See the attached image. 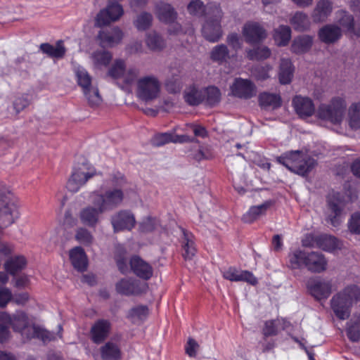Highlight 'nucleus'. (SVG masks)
Returning <instances> with one entry per match:
<instances>
[{
	"instance_id": "nucleus-56",
	"label": "nucleus",
	"mask_w": 360,
	"mask_h": 360,
	"mask_svg": "<svg viewBox=\"0 0 360 360\" xmlns=\"http://www.w3.org/2000/svg\"><path fill=\"white\" fill-rule=\"evenodd\" d=\"M347 333L348 338L353 342L360 339V316L350 321Z\"/></svg>"
},
{
	"instance_id": "nucleus-34",
	"label": "nucleus",
	"mask_w": 360,
	"mask_h": 360,
	"mask_svg": "<svg viewBox=\"0 0 360 360\" xmlns=\"http://www.w3.org/2000/svg\"><path fill=\"white\" fill-rule=\"evenodd\" d=\"M103 360H120L122 352L119 345L113 341H108L101 349Z\"/></svg>"
},
{
	"instance_id": "nucleus-29",
	"label": "nucleus",
	"mask_w": 360,
	"mask_h": 360,
	"mask_svg": "<svg viewBox=\"0 0 360 360\" xmlns=\"http://www.w3.org/2000/svg\"><path fill=\"white\" fill-rule=\"evenodd\" d=\"M313 37L307 34L295 37L291 44L290 50L296 54H302L309 51L313 44Z\"/></svg>"
},
{
	"instance_id": "nucleus-4",
	"label": "nucleus",
	"mask_w": 360,
	"mask_h": 360,
	"mask_svg": "<svg viewBox=\"0 0 360 360\" xmlns=\"http://www.w3.org/2000/svg\"><path fill=\"white\" fill-rule=\"evenodd\" d=\"M278 162L290 171L302 176L307 174L316 165L314 159L300 150L283 154Z\"/></svg>"
},
{
	"instance_id": "nucleus-26",
	"label": "nucleus",
	"mask_w": 360,
	"mask_h": 360,
	"mask_svg": "<svg viewBox=\"0 0 360 360\" xmlns=\"http://www.w3.org/2000/svg\"><path fill=\"white\" fill-rule=\"evenodd\" d=\"M335 22L342 30V33L353 34L355 32V22L353 15L345 10H340L335 13Z\"/></svg>"
},
{
	"instance_id": "nucleus-16",
	"label": "nucleus",
	"mask_w": 360,
	"mask_h": 360,
	"mask_svg": "<svg viewBox=\"0 0 360 360\" xmlns=\"http://www.w3.org/2000/svg\"><path fill=\"white\" fill-rule=\"evenodd\" d=\"M307 285L310 294L316 300L326 299L332 292L331 282L320 278L309 279Z\"/></svg>"
},
{
	"instance_id": "nucleus-52",
	"label": "nucleus",
	"mask_w": 360,
	"mask_h": 360,
	"mask_svg": "<svg viewBox=\"0 0 360 360\" xmlns=\"http://www.w3.org/2000/svg\"><path fill=\"white\" fill-rule=\"evenodd\" d=\"M188 13L195 17H202L207 15L206 6L202 0H191L187 5Z\"/></svg>"
},
{
	"instance_id": "nucleus-21",
	"label": "nucleus",
	"mask_w": 360,
	"mask_h": 360,
	"mask_svg": "<svg viewBox=\"0 0 360 360\" xmlns=\"http://www.w3.org/2000/svg\"><path fill=\"white\" fill-rule=\"evenodd\" d=\"M132 272L140 278L148 280L153 276V268L150 264L139 256H133L129 260Z\"/></svg>"
},
{
	"instance_id": "nucleus-45",
	"label": "nucleus",
	"mask_w": 360,
	"mask_h": 360,
	"mask_svg": "<svg viewBox=\"0 0 360 360\" xmlns=\"http://www.w3.org/2000/svg\"><path fill=\"white\" fill-rule=\"evenodd\" d=\"M348 123L352 129L360 128V102L353 103L349 107Z\"/></svg>"
},
{
	"instance_id": "nucleus-11",
	"label": "nucleus",
	"mask_w": 360,
	"mask_h": 360,
	"mask_svg": "<svg viewBox=\"0 0 360 360\" xmlns=\"http://www.w3.org/2000/svg\"><path fill=\"white\" fill-rule=\"evenodd\" d=\"M124 14V9L121 4L112 2L105 8L101 9L95 19L96 27H103L118 21Z\"/></svg>"
},
{
	"instance_id": "nucleus-23",
	"label": "nucleus",
	"mask_w": 360,
	"mask_h": 360,
	"mask_svg": "<svg viewBox=\"0 0 360 360\" xmlns=\"http://www.w3.org/2000/svg\"><path fill=\"white\" fill-rule=\"evenodd\" d=\"M123 36L122 30L118 27H115L110 30L100 31L98 38L102 46L112 47L122 41Z\"/></svg>"
},
{
	"instance_id": "nucleus-47",
	"label": "nucleus",
	"mask_w": 360,
	"mask_h": 360,
	"mask_svg": "<svg viewBox=\"0 0 360 360\" xmlns=\"http://www.w3.org/2000/svg\"><path fill=\"white\" fill-rule=\"evenodd\" d=\"M307 252L300 250H296L289 254V266L291 269H297L301 268L302 266H306V262L307 258Z\"/></svg>"
},
{
	"instance_id": "nucleus-38",
	"label": "nucleus",
	"mask_w": 360,
	"mask_h": 360,
	"mask_svg": "<svg viewBox=\"0 0 360 360\" xmlns=\"http://www.w3.org/2000/svg\"><path fill=\"white\" fill-rule=\"evenodd\" d=\"M316 248L332 252L340 248V242L333 236L328 235L319 236L315 238Z\"/></svg>"
},
{
	"instance_id": "nucleus-62",
	"label": "nucleus",
	"mask_w": 360,
	"mask_h": 360,
	"mask_svg": "<svg viewBox=\"0 0 360 360\" xmlns=\"http://www.w3.org/2000/svg\"><path fill=\"white\" fill-rule=\"evenodd\" d=\"M199 348V345L193 338H188V342L185 346L186 353L190 357H195L197 352Z\"/></svg>"
},
{
	"instance_id": "nucleus-49",
	"label": "nucleus",
	"mask_w": 360,
	"mask_h": 360,
	"mask_svg": "<svg viewBox=\"0 0 360 360\" xmlns=\"http://www.w3.org/2000/svg\"><path fill=\"white\" fill-rule=\"evenodd\" d=\"M149 314V309L147 306L139 305L133 307L129 311L128 317L134 323H139L145 320Z\"/></svg>"
},
{
	"instance_id": "nucleus-5",
	"label": "nucleus",
	"mask_w": 360,
	"mask_h": 360,
	"mask_svg": "<svg viewBox=\"0 0 360 360\" xmlns=\"http://www.w3.org/2000/svg\"><path fill=\"white\" fill-rule=\"evenodd\" d=\"M74 72L77 82L82 88L89 105L91 107L98 106L102 103V98L97 85L93 83L91 76L84 68L80 65L75 66Z\"/></svg>"
},
{
	"instance_id": "nucleus-53",
	"label": "nucleus",
	"mask_w": 360,
	"mask_h": 360,
	"mask_svg": "<svg viewBox=\"0 0 360 360\" xmlns=\"http://www.w3.org/2000/svg\"><path fill=\"white\" fill-rule=\"evenodd\" d=\"M126 250L124 249L122 246L119 245L117 247L115 256V261L119 270L122 274H126L129 270L127 259L124 256Z\"/></svg>"
},
{
	"instance_id": "nucleus-37",
	"label": "nucleus",
	"mask_w": 360,
	"mask_h": 360,
	"mask_svg": "<svg viewBox=\"0 0 360 360\" xmlns=\"http://www.w3.org/2000/svg\"><path fill=\"white\" fill-rule=\"evenodd\" d=\"M271 206V201H266L264 203L252 206L249 210L243 215V220L247 223H251L262 216L266 214L267 210Z\"/></svg>"
},
{
	"instance_id": "nucleus-6",
	"label": "nucleus",
	"mask_w": 360,
	"mask_h": 360,
	"mask_svg": "<svg viewBox=\"0 0 360 360\" xmlns=\"http://www.w3.org/2000/svg\"><path fill=\"white\" fill-rule=\"evenodd\" d=\"M360 296L357 286H349L335 295L331 300V307L335 315L342 320L349 317V307Z\"/></svg>"
},
{
	"instance_id": "nucleus-19",
	"label": "nucleus",
	"mask_w": 360,
	"mask_h": 360,
	"mask_svg": "<svg viewBox=\"0 0 360 360\" xmlns=\"http://www.w3.org/2000/svg\"><path fill=\"white\" fill-rule=\"evenodd\" d=\"M112 324L106 319H99L91 326L90 334L92 341L96 344L103 342L110 335Z\"/></svg>"
},
{
	"instance_id": "nucleus-13",
	"label": "nucleus",
	"mask_w": 360,
	"mask_h": 360,
	"mask_svg": "<svg viewBox=\"0 0 360 360\" xmlns=\"http://www.w3.org/2000/svg\"><path fill=\"white\" fill-rule=\"evenodd\" d=\"M242 34L248 44H259L267 37V31L259 22L250 21L246 22L242 29Z\"/></svg>"
},
{
	"instance_id": "nucleus-43",
	"label": "nucleus",
	"mask_w": 360,
	"mask_h": 360,
	"mask_svg": "<svg viewBox=\"0 0 360 360\" xmlns=\"http://www.w3.org/2000/svg\"><path fill=\"white\" fill-rule=\"evenodd\" d=\"M146 44L147 47L153 51H160L166 46L163 38L155 32H151L147 34Z\"/></svg>"
},
{
	"instance_id": "nucleus-30",
	"label": "nucleus",
	"mask_w": 360,
	"mask_h": 360,
	"mask_svg": "<svg viewBox=\"0 0 360 360\" xmlns=\"http://www.w3.org/2000/svg\"><path fill=\"white\" fill-rule=\"evenodd\" d=\"M70 259L73 266L78 271H84L88 264V259L84 249L79 246L70 251Z\"/></svg>"
},
{
	"instance_id": "nucleus-2",
	"label": "nucleus",
	"mask_w": 360,
	"mask_h": 360,
	"mask_svg": "<svg viewBox=\"0 0 360 360\" xmlns=\"http://www.w3.org/2000/svg\"><path fill=\"white\" fill-rule=\"evenodd\" d=\"M15 331L20 333L23 338L30 340L38 338L44 342H50L56 339V335L41 326L29 325L27 316L23 311H17L11 316V321L9 322Z\"/></svg>"
},
{
	"instance_id": "nucleus-41",
	"label": "nucleus",
	"mask_w": 360,
	"mask_h": 360,
	"mask_svg": "<svg viewBox=\"0 0 360 360\" xmlns=\"http://www.w3.org/2000/svg\"><path fill=\"white\" fill-rule=\"evenodd\" d=\"M246 56L250 60H264L271 55V49L266 46H259L245 50Z\"/></svg>"
},
{
	"instance_id": "nucleus-1",
	"label": "nucleus",
	"mask_w": 360,
	"mask_h": 360,
	"mask_svg": "<svg viewBox=\"0 0 360 360\" xmlns=\"http://www.w3.org/2000/svg\"><path fill=\"white\" fill-rule=\"evenodd\" d=\"M111 181L118 187L110 188L104 193L94 191L90 194L91 204L100 205L105 212L114 210L120 205L124 200V193L119 187L125 183L124 176L121 173L117 172L112 175Z\"/></svg>"
},
{
	"instance_id": "nucleus-63",
	"label": "nucleus",
	"mask_w": 360,
	"mask_h": 360,
	"mask_svg": "<svg viewBox=\"0 0 360 360\" xmlns=\"http://www.w3.org/2000/svg\"><path fill=\"white\" fill-rule=\"evenodd\" d=\"M191 155L197 161L210 159L212 156L209 149L203 147H199L197 151L191 154Z\"/></svg>"
},
{
	"instance_id": "nucleus-28",
	"label": "nucleus",
	"mask_w": 360,
	"mask_h": 360,
	"mask_svg": "<svg viewBox=\"0 0 360 360\" xmlns=\"http://www.w3.org/2000/svg\"><path fill=\"white\" fill-rule=\"evenodd\" d=\"M295 66L289 58H281L278 69V80L281 84H290L294 77Z\"/></svg>"
},
{
	"instance_id": "nucleus-58",
	"label": "nucleus",
	"mask_w": 360,
	"mask_h": 360,
	"mask_svg": "<svg viewBox=\"0 0 360 360\" xmlns=\"http://www.w3.org/2000/svg\"><path fill=\"white\" fill-rule=\"evenodd\" d=\"M139 69L136 67H129L125 68L124 73L122 77L121 82L126 85H131L136 81L139 75Z\"/></svg>"
},
{
	"instance_id": "nucleus-8",
	"label": "nucleus",
	"mask_w": 360,
	"mask_h": 360,
	"mask_svg": "<svg viewBox=\"0 0 360 360\" xmlns=\"http://www.w3.org/2000/svg\"><path fill=\"white\" fill-rule=\"evenodd\" d=\"M96 174L94 167L87 162L75 165L67 183V188L73 193L77 192L87 181Z\"/></svg>"
},
{
	"instance_id": "nucleus-54",
	"label": "nucleus",
	"mask_w": 360,
	"mask_h": 360,
	"mask_svg": "<svg viewBox=\"0 0 360 360\" xmlns=\"http://www.w3.org/2000/svg\"><path fill=\"white\" fill-rule=\"evenodd\" d=\"M75 238L79 243L89 246L94 242V236L90 231L84 227L77 229Z\"/></svg>"
},
{
	"instance_id": "nucleus-7",
	"label": "nucleus",
	"mask_w": 360,
	"mask_h": 360,
	"mask_svg": "<svg viewBox=\"0 0 360 360\" xmlns=\"http://www.w3.org/2000/svg\"><path fill=\"white\" fill-rule=\"evenodd\" d=\"M223 12L219 5L210 6L207 13V20L202 25V34L210 42H217L222 37L221 20Z\"/></svg>"
},
{
	"instance_id": "nucleus-48",
	"label": "nucleus",
	"mask_w": 360,
	"mask_h": 360,
	"mask_svg": "<svg viewBox=\"0 0 360 360\" xmlns=\"http://www.w3.org/2000/svg\"><path fill=\"white\" fill-rule=\"evenodd\" d=\"M203 94L205 95V101L203 102L210 106L217 105L221 100V91L214 86L203 88Z\"/></svg>"
},
{
	"instance_id": "nucleus-35",
	"label": "nucleus",
	"mask_w": 360,
	"mask_h": 360,
	"mask_svg": "<svg viewBox=\"0 0 360 360\" xmlns=\"http://www.w3.org/2000/svg\"><path fill=\"white\" fill-rule=\"evenodd\" d=\"M189 140L186 135H176L174 132H165L156 134L153 138V143L158 146L169 143H184Z\"/></svg>"
},
{
	"instance_id": "nucleus-57",
	"label": "nucleus",
	"mask_w": 360,
	"mask_h": 360,
	"mask_svg": "<svg viewBox=\"0 0 360 360\" xmlns=\"http://www.w3.org/2000/svg\"><path fill=\"white\" fill-rule=\"evenodd\" d=\"M125 68V63L123 60H116L110 68L108 74L112 78L121 81Z\"/></svg>"
},
{
	"instance_id": "nucleus-12",
	"label": "nucleus",
	"mask_w": 360,
	"mask_h": 360,
	"mask_svg": "<svg viewBox=\"0 0 360 360\" xmlns=\"http://www.w3.org/2000/svg\"><path fill=\"white\" fill-rule=\"evenodd\" d=\"M345 205L339 193H333L328 196L327 221L336 227L342 222V211Z\"/></svg>"
},
{
	"instance_id": "nucleus-33",
	"label": "nucleus",
	"mask_w": 360,
	"mask_h": 360,
	"mask_svg": "<svg viewBox=\"0 0 360 360\" xmlns=\"http://www.w3.org/2000/svg\"><path fill=\"white\" fill-rule=\"evenodd\" d=\"M292 35L289 26L281 25L272 31V37L275 44L278 46H285L288 44Z\"/></svg>"
},
{
	"instance_id": "nucleus-61",
	"label": "nucleus",
	"mask_w": 360,
	"mask_h": 360,
	"mask_svg": "<svg viewBox=\"0 0 360 360\" xmlns=\"http://www.w3.org/2000/svg\"><path fill=\"white\" fill-rule=\"evenodd\" d=\"M226 41L228 44L236 51L242 47V40L236 33H231L227 36Z\"/></svg>"
},
{
	"instance_id": "nucleus-22",
	"label": "nucleus",
	"mask_w": 360,
	"mask_h": 360,
	"mask_svg": "<svg viewBox=\"0 0 360 360\" xmlns=\"http://www.w3.org/2000/svg\"><path fill=\"white\" fill-rule=\"evenodd\" d=\"M223 277L231 281H244L255 285L257 283V278L249 271L229 267L223 271Z\"/></svg>"
},
{
	"instance_id": "nucleus-51",
	"label": "nucleus",
	"mask_w": 360,
	"mask_h": 360,
	"mask_svg": "<svg viewBox=\"0 0 360 360\" xmlns=\"http://www.w3.org/2000/svg\"><path fill=\"white\" fill-rule=\"evenodd\" d=\"M11 321V316L8 313L0 312V342H4L9 338V326Z\"/></svg>"
},
{
	"instance_id": "nucleus-55",
	"label": "nucleus",
	"mask_w": 360,
	"mask_h": 360,
	"mask_svg": "<svg viewBox=\"0 0 360 360\" xmlns=\"http://www.w3.org/2000/svg\"><path fill=\"white\" fill-rule=\"evenodd\" d=\"M152 21V15L149 13L143 12L137 16L134 22V25L139 30H146L150 27Z\"/></svg>"
},
{
	"instance_id": "nucleus-25",
	"label": "nucleus",
	"mask_w": 360,
	"mask_h": 360,
	"mask_svg": "<svg viewBox=\"0 0 360 360\" xmlns=\"http://www.w3.org/2000/svg\"><path fill=\"white\" fill-rule=\"evenodd\" d=\"M292 103L296 113L301 117H310L315 111L314 104L308 97L296 96Z\"/></svg>"
},
{
	"instance_id": "nucleus-15",
	"label": "nucleus",
	"mask_w": 360,
	"mask_h": 360,
	"mask_svg": "<svg viewBox=\"0 0 360 360\" xmlns=\"http://www.w3.org/2000/svg\"><path fill=\"white\" fill-rule=\"evenodd\" d=\"M105 212L100 205H87L82 208L79 213L81 223L90 228L96 227L101 220V216Z\"/></svg>"
},
{
	"instance_id": "nucleus-50",
	"label": "nucleus",
	"mask_w": 360,
	"mask_h": 360,
	"mask_svg": "<svg viewBox=\"0 0 360 360\" xmlns=\"http://www.w3.org/2000/svg\"><path fill=\"white\" fill-rule=\"evenodd\" d=\"M91 59L97 68L107 66L112 59V55L107 51H97L92 53Z\"/></svg>"
},
{
	"instance_id": "nucleus-46",
	"label": "nucleus",
	"mask_w": 360,
	"mask_h": 360,
	"mask_svg": "<svg viewBox=\"0 0 360 360\" xmlns=\"http://www.w3.org/2000/svg\"><path fill=\"white\" fill-rule=\"evenodd\" d=\"M41 51L52 58H62L65 53V49L62 41H58L55 46L49 44H42L40 46Z\"/></svg>"
},
{
	"instance_id": "nucleus-39",
	"label": "nucleus",
	"mask_w": 360,
	"mask_h": 360,
	"mask_svg": "<svg viewBox=\"0 0 360 360\" xmlns=\"http://www.w3.org/2000/svg\"><path fill=\"white\" fill-rule=\"evenodd\" d=\"M26 264L27 261L25 257L18 255L9 258L4 264V269L8 274L15 275L18 271L22 270Z\"/></svg>"
},
{
	"instance_id": "nucleus-27",
	"label": "nucleus",
	"mask_w": 360,
	"mask_h": 360,
	"mask_svg": "<svg viewBox=\"0 0 360 360\" xmlns=\"http://www.w3.org/2000/svg\"><path fill=\"white\" fill-rule=\"evenodd\" d=\"M155 12L157 18L161 22L165 23L173 22L177 18V13L172 5L165 2L158 3L155 6Z\"/></svg>"
},
{
	"instance_id": "nucleus-31",
	"label": "nucleus",
	"mask_w": 360,
	"mask_h": 360,
	"mask_svg": "<svg viewBox=\"0 0 360 360\" xmlns=\"http://www.w3.org/2000/svg\"><path fill=\"white\" fill-rule=\"evenodd\" d=\"M327 262L324 257L318 252L308 253L306 267L311 271L319 273L326 269Z\"/></svg>"
},
{
	"instance_id": "nucleus-44",
	"label": "nucleus",
	"mask_w": 360,
	"mask_h": 360,
	"mask_svg": "<svg viewBox=\"0 0 360 360\" xmlns=\"http://www.w3.org/2000/svg\"><path fill=\"white\" fill-rule=\"evenodd\" d=\"M183 233L182 246L184 250L183 255L186 259H191L196 252L194 237L193 234L185 231H183Z\"/></svg>"
},
{
	"instance_id": "nucleus-14",
	"label": "nucleus",
	"mask_w": 360,
	"mask_h": 360,
	"mask_svg": "<svg viewBox=\"0 0 360 360\" xmlns=\"http://www.w3.org/2000/svg\"><path fill=\"white\" fill-rule=\"evenodd\" d=\"M110 222L115 232L131 231L135 227L134 214L127 210H121L112 215Z\"/></svg>"
},
{
	"instance_id": "nucleus-36",
	"label": "nucleus",
	"mask_w": 360,
	"mask_h": 360,
	"mask_svg": "<svg viewBox=\"0 0 360 360\" xmlns=\"http://www.w3.org/2000/svg\"><path fill=\"white\" fill-rule=\"evenodd\" d=\"M295 31L304 32L310 30L311 22L308 15L302 11H297L290 20Z\"/></svg>"
},
{
	"instance_id": "nucleus-9",
	"label": "nucleus",
	"mask_w": 360,
	"mask_h": 360,
	"mask_svg": "<svg viewBox=\"0 0 360 360\" xmlns=\"http://www.w3.org/2000/svg\"><path fill=\"white\" fill-rule=\"evenodd\" d=\"M18 217V207L12 200L11 193L4 187L0 188V221L4 226H8Z\"/></svg>"
},
{
	"instance_id": "nucleus-10",
	"label": "nucleus",
	"mask_w": 360,
	"mask_h": 360,
	"mask_svg": "<svg viewBox=\"0 0 360 360\" xmlns=\"http://www.w3.org/2000/svg\"><path fill=\"white\" fill-rule=\"evenodd\" d=\"M160 82L155 76H145L137 80V96L145 102L156 99L160 93Z\"/></svg>"
},
{
	"instance_id": "nucleus-42",
	"label": "nucleus",
	"mask_w": 360,
	"mask_h": 360,
	"mask_svg": "<svg viewBox=\"0 0 360 360\" xmlns=\"http://www.w3.org/2000/svg\"><path fill=\"white\" fill-rule=\"evenodd\" d=\"M259 104L264 108L276 109L281 106V98L278 94L270 93H262L259 98Z\"/></svg>"
},
{
	"instance_id": "nucleus-20",
	"label": "nucleus",
	"mask_w": 360,
	"mask_h": 360,
	"mask_svg": "<svg viewBox=\"0 0 360 360\" xmlns=\"http://www.w3.org/2000/svg\"><path fill=\"white\" fill-rule=\"evenodd\" d=\"M333 11V3L330 0H319L311 13V17L314 22H325L330 16Z\"/></svg>"
},
{
	"instance_id": "nucleus-64",
	"label": "nucleus",
	"mask_w": 360,
	"mask_h": 360,
	"mask_svg": "<svg viewBox=\"0 0 360 360\" xmlns=\"http://www.w3.org/2000/svg\"><path fill=\"white\" fill-rule=\"evenodd\" d=\"M12 292L8 288L0 289V307H5L12 300Z\"/></svg>"
},
{
	"instance_id": "nucleus-40",
	"label": "nucleus",
	"mask_w": 360,
	"mask_h": 360,
	"mask_svg": "<svg viewBox=\"0 0 360 360\" xmlns=\"http://www.w3.org/2000/svg\"><path fill=\"white\" fill-rule=\"evenodd\" d=\"M210 58L219 64L227 63L231 59L228 47L223 44L215 46L210 51Z\"/></svg>"
},
{
	"instance_id": "nucleus-24",
	"label": "nucleus",
	"mask_w": 360,
	"mask_h": 360,
	"mask_svg": "<svg viewBox=\"0 0 360 360\" xmlns=\"http://www.w3.org/2000/svg\"><path fill=\"white\" fill-rule=\"evenodd\" d=\"M342 36V30L336 24H327L318 32L319 39L327 44L337 42Z\"/></svg>"
},
{
	"instance_id": "nucleus-32",
	"label": "nucleus",
	"mask_w": 360,
	"mask_h": 360,
	"mask_svg": "<svg viewBox=\"0 0 360 360\" xmlns=\"http://www.w3.org/2000/svg\"><path fill=\"white\" fill-rule=\"evenodd\" d=\"M184 98L188 105H198L205 101L203 89H200L195 85H191L184 90Z\"/></svg>"
},
{
	"instance_id": "nucleus-3",
	"label": "nucleus",
	"mask_w": 360,
	"mask_h": 360,
	"mask_svg": "<svg viewBox=\"0 0 360 360\" xmlns=\"http://www.w3.org/2000/svg\"><path fill=\"white\" fill-rule=\"evenodd\" d=\"M347 102L345 95H338L331 98L328 103L319 106L316 116L323 120L333 124H340L345 118Z\"/></svg>"
},
{
	"instance_id": "nucleus-59",
	"label": "nucleus",
	"mask_w": 360,
	"mask_h": 360,
	"mask_svg": "<svg viewBox=\"0 0 360 360\" xmlns=\"http://www.w3.org/2000/svg\"><path fill=\"white\" fill-rule=\"evenodd\" d=\"M348 227L352 233L360 234V212H356L351 216Z\"/></svg>"
},
{
	"instance_id": "nucleus-18",
	"label": "nucleus",
	"mask_w": 360,
	"mask_h": 360,
	"mask_svg": "<svg viewBox=\"0 0 360 360\" xmlns=\"http://www.w3.org/2000/svg\"><path fill=\"white\" fill-rule=\"evenodd\" d=\"M148 285L136 280L124 278L116 284L117 291L122 295H139L146 290Z\"/></svg>"
},
{
	"instance_id": "nucleus-60",
	"label": "nucleus",
	"mask_w": 360,
	"mask_h": 360,
	"mask_svg": "<svg viewBox=\"0 0 360 360\" xmlns=\"http://www.w3.org/2000/svg\"><path fill=\"white\" fill-rule=\"evenodd\" d=\"M272 69L273 67L271 65H265L264 66L257 68L253 73L257 79L265 80L270 77L269 72Z\"/></svg>"
},
{
	"instance_id": "nucleus-17",
	"label": "nucleus",
	"mask_w": 360,
	"mask_h": 360,
	"mask_svg": "<svg viewBox=\"0 0 360 360\" xmlns=\"http://www.w3.org/2000/svg\"><path fill=\"white\" fill-rule=\"evenodd\" d=\"M231 94L235 97L248 99L256 94L255 84L249 79L236 78L230 86Z\"/></svg>"
}]
</instances>
